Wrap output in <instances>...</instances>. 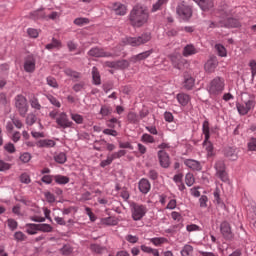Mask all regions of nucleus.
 <instances>
[{
  "label": "nucleus",
  "instance_id": "6e6d98bb",
  "mask_svg": "<svg viewBox=\"0 0 256 256\" xmlns=\"http://www.w3.org/2000/svg\"><path fill=\"white\" fill-rule=\"evenodd\" d=\"M19 159L22 163H29V161H31V154L29 152H24L20 155Z\"/></svg>",
  "mask_w": 256,
  "mask_h": 256
},
{
  "label": "nucleus",
  "instance_id": "864d4df0",
  "mask_svg": "<svg viewBox=\"0 0 256 256\" xmlns=\"http://www.w3.org/2000/svg\"><path fill=\"white\" fill-rule=\"evenodd\" d=\"M213 195H214V200L216 201L217 205L223 204V201L221 200V191L219 190V188L215 189Z\"/></svg>",
  "mask_w": 256,
  "mask_h": 256
},
{
  "label": "nucleus",
  "instance_id": "09e8293b",
  "mask_svg": "<svg viewBox=\"0 0 256 256\" xmlns=\"http://www.w3.org/2000/svg\"><path fill=\"white\" fill-rule=\"evenodd\" d=\"M191 253H193V246L189 244L185 245L181 251L182 256H189Z\"/></svg>",
  "mask_w": 256,
  "mask_h": 256
},
{
  "label": "nucleus",
  "instance_id": "8fccbe9b",
  "mask_svg": "<svg viewBox=\"0 0 256 256\" xmlns=\"http://www.w3.org/2000/svg\"><path fill=\"white\" fill-rule=\"evenodd\" d=\"M89 24L88 18H76L74 20V25H77L78 27H83V25Z\"/></svg>",
  "mask_w": 256,
  "mask_h": 256
},
{
  "label": "nucleus",
  "instance_id": "bf43d9fd",
  "mask_svg": "<svg viewBox=\"0 0 256 256\" xmlns=\"http://www.w3.org/2000/svg\"><path fill=\"white\" fill-rule=\"evenodd\" d=\"M60 251L62 255H71V253H73V248L70 245H64Z\"/></svg>",
  "mask_w": 256,
  "mask_h": 256
},
{
  "label": "nucleus",
  "instance_id": "0eeeda50",
  "mask_svg": "<svg viewBox=\"0 0 256 256\" xmlns=\"http://www.w3.org/2000/svg\"><path fill=\"white\" fill-rule=\"evenodd\" d=\"M168 58L170 59L174 69H178L179 71H183L189 65V62H187L181 54H170Z\"/></svg>",
  "mask_w": 256,
  "mask_h": 256
},
{
  "label": "nucleus",
  "instance_id": "473e14b6",
  "mask_svg": "<svg viewBox=\"0 0 256 256\" xmlns=\"http://www.w3.org/2000/svg\"><path fill=\"white\" fill-rule=\"evenodd\" d=\"M226 27L236 29L237 27H241V22L236 18H228L226 20Z\"/></svg>",
  "mask_w": 256,
  "mask_h": 256
},
{
  "label": "nucleus",
  "instance_id": "ea45409f",
  "mask_svg": "<svg viewBox=\"0 0 256 256\" xmlns=\"http://www.w3.org/2000/svg\"><path fill=\"white\" fill-rule=\"evenodd\" d=\"M224 155H225V157H228L229 159L237 158V155L235 154V149L231 148V147L225 148Z\"/></svg>",
  "mask_w": 256,
  "mask_h": 256
},
{
  "label": "nucleus",
  "instance_id": "aec40b11",
  "mask_svg": "<svg viewBox=\"0 0 256 256\" xmlns=\"http://www.w3.org/2000/svg\"><path fill=\"white\" fill-rule=\"evenodd\" d=\"M89 249L91 253H94L95 255H103V253L107 251V247L97 243L90 244Z\"/></svg>",
  "mask_w": 256,
  "mask_h": 256
},
{
  "label": "nucleus",
  "instance_id": "2f4dec72",
  "mask_svg": "<svg viewBox=\"0 0 256 256\" xmlns=\"http://www.w3.org/2000/svg\"><path fill=\"white\" fill-rule=\"evenodd\" d=\"M92 79L94 85H101V74H99V69H97V67H93L92 69Z\"/></svg>",
  "mask_w": 256,
  "mask_h": 256
},
{
  "label": "nucleus",
  "instance_id": "f8f14e48",
  "mask_svg": "<svg viewBox=\"0 0 256 256\" xmlns=\"http://www.w3.org/2000/svg\"><path fill=\"white\" fill-rule=\"evenodd\" d=\"M56 123L61 129H68L73 127V122L69 120L67 113L61 112L56 118Z\"/></svg>",
  "mask_w": 256,
  "mask_h": 256
},
{
  "label": "nucleus",
  "instance_id": "393cba45",
  "mask_svg": "<svg viewBox=\"0 0 256 256\" xmlns=\"http://www.w3.org/2000/svg\"><path fill=\"white\" fill-rule=\"evenodd\" d=\"M183 87L186 89V91H191L193 87H195V78L191 76H185L184 82H183Z\"/></svg>",
  "mask_w": 256,
  "mask_h": 256
},
{
  "label": "nucleus",
  "instance_id": "f257e3e1",
  "mask_svg": "<svg viewBox=\"0 0 256 256\" xmlns=\"http://www.w3.org/2000/svg\"><path fill=\"white\" fill-rule=\"evenodd\" d=\"M128 21L132 27L139 29L143 27V25H147L149 21V11L146 7L136 5L130 11Z\"/></svg>",
  "mask_w": 256,
  "mask_h": 256
},
{
  "label": "nucleus",
  "instance_id": "1a4fd4ad",
  "mask_svg": "<svg viewBox=\"0 0 256 256\" xmlns=\"http://www.w3.org/2000/svg\"><path fill=\"white\" fill-rule=\"evenodd\" d=\"M220 233L226 241H233L235 234L231 229V224L228 221H223L220 224Z\"/></svg>",
  "mask_w": 256,
  "mask_h": 256
},
{
  "label": "nucleus",
  "instance_id": "603ef678",
  "mask_svg": "<svg viewBox=\"0 0 256 256\" xmlns=\"http://www.w3.org/2000/svg\"><path fill=\"white\" fill-rule=\"evenodd\" d=\"M95 143H96V144H99V145H106L107 151H115V146H114V144L107 143V141H105V140L95 141Z\"/></svg>",
  "mask_w": 256,
  "mask_h": 256
},
{
  "label": "nucleus",
  "instance_id": "72a5a7b5",
  "mask_svg": "<svg viewBox=\"0 0 256 256\" xmlns=\"http://www.w3.org/2000/svg\"><path fill=\"white\" fill-rule=\"evenodd\" d=\"M167 1L169 0H158L155 4H153L151 13L161 11V9H163V5H166Z\"/></svg>",
  "mask_w": 256,
  "mask_h": 256
},
{
  "label": "nucleus",
  "instance_id": "dca6fc26",
  "mask_svg": "<svg viewBox=\"0 0 256 256\" xmlns=\"http://www.w3.org/2000/svg\"><path fill=\"white\" fill-rule=\"evenodd\" d=\"M193 1L194 3H197L198 7H200V9H202L205 12L211 11V9L215 7V3L213 2V0H193Z\"/></svg>",
  "mask_w": 256,
  "mask_h": 256
},
{
  "label": "nucleus",
  "instance_id": "6ab92c4d",
  "mask_svg": "<svg viewBox=\"0 0 256 256\" xmlns=\"http://www.w3.org/2000/svg\"><path fill=\"white\" fill-rule=\"evenodd\" d=\"M24 71L26 73H33L35 71V58L28 56L24 62Z\"/></svg>",
  "mask_w": 256,
  "mask_h": 256
},
{
  "label": "nucleus",
  "instance_id": "9b49d317",
  "mask_svg": "<svg viewBox=\"0 0 256 256\" xmlns=\"http://www.w3.org/2000/svg\"><path fill=\"white\" fill-rule=\"evenodd\" d=\"M157 156L160 167L163 169H169V167H171V157H169V153L165 152V150H159Z\"/></svg>",
  "mask_w": 256,
  "mask_h": 256
},
{
  "label": "nucleus",
  "instance_id": "a878e982",
  "mask_svg": "<svg viewBox=\"0 0 256 256\" xmlns=\"http://www.w3.org/2000/svg\"><path fill=\"white\" fill-rule=\"evenodd\" d=\"M203 147H206L207 157H215V148L213 147V143L209 140L205 142L203 141Z\"/></svg>",
  "mask_w": 256,
  "mask_h": 256
},
{
  "label": "nucleus",
  "instance_id": "58836bf2",
  "mask_svg": "<svg viewBox=\"0 0 256 256\" xmlns=\"http://www.w3.org/2000/svg\"><path fill=\"white\" fill-rule=\"evenodd\" d=\"M215 49L219 55V57H225L227 55V48L223 46V44H216Z\"/></svg>",
  "mask_w": 256,
  "mask_h": 256
},
{
  "label": "nucleus",
  "instance_id": "49530a36",
  "mask_svg": "<svg viewBox=\"0 0 256 256\" xmlns=\"http://www.w3.org/2000/svg\"><path fill=\"white\" fill-rule=\"evenodd\" d=\"M7 224H8L9 229L12 231H15L17 229V227H19V223L13 218H9L7 220Z\"/></svg>",
  "mask_w": 256,
  "mask_h": 256
},
{
  "label": "nucleus",
  "instance_id": "c756f323",
  "mask_svg": "<svg viewBox=\"0 0 256 256\" xmlns=\"http://www.w3.org/2000/svg\"><path fill=\"white\" fill-rule=\"evenodd\" d=\"M37 231H39V224H26V233H28V235H37Z\"/></svg>",
  "mask_w": 256,
  "mask_h": 256
},
{
  "label": "nucleus",
  "instance_id": "052dcab7",
  "mask_svg": "<svg viewBox=\"0 0 256 256\" xmlns=\"http://www.w3.org/2000/svg\"><path fill=\"white\" fill-rule=\"evenodd\" d=\"M167 241L166 238H152L151 243L155 245L156 247H159V245H163Z\"/></svg>",
  "mask_w": 256,
  "mask_h": 256
},
{
  "label": "nucleus",
  "instance_id": "ddd939ff",
  "mask_svg": "<svg viewBox=\"0 0 256 256\" xmlns=\"http://www.w3.org/2000/svg\"><path fill=\"white\" fill-rule=\"evenodd\" d=\"M89 57L103 58L113 57V53L105 51L104 48L93 47L88 51Z\"/></svg>",
  "mask_w": 256,
  "mask_h": 256
},
{
  "label": "nucleus",
  "instance_id": "c9c22d12",
  "mask_svg": "<svg viewBox=\"0 0 256 256\" xmlns=\"http://www.w3.org/2000/svg\"><path fill=\"white\" fill-rule=\"evenodd\" d=\"M38 231L42 233H53V226L51 224H38Z\"/></svg>",
  "mask_w": 256,
  "mask_h": 256
},
{
  "label": "nucleus",
  "instance_id": "774afa93",
  "mask_svg": "<svg viewBox=\"0 0 256 256\" xmlns=\"http://www.w3.org/2000/svg\"><path fill=\"white\" fill-rule=\"evenodd\" d=\"M249 67L251 68L252 77H255V75H256V61L251 60L249 62Z\"/></svg>",
  "mask_w": 256,
  "mask_h": 256
},
{
  "label": "nucleus",
  "instance_id": "9d476101",
  "mask_svg": "<svg viewBox=\"0 0 256 256\" xmlns=\"http://www.w3.org/2000/svg\"><path fill=\"white\" fill-rule=\"evenodd\" d=\"M236 109L239 115L245 116L251 109H255V100H248L244 104L237 102Z\"/></svg>",
  "mask_w": 256,
  "mask_h": 256
},
{
  "label": "nucleus",
  "instance_id": "39448f33",
  "mask_svg": "<svg viewBox=\"0 0 256 256\" xmlns=\"http://www.w3.org/2000/svg\"><path fill=\"white\" fill-rule=\"evenodd\" d=\"M131 215L133 221H141L145 215H147V206L132 202L130 204Z\"/></svg>",
  "mask_w": 256,
  "mask_h": 256
},
{
  "label": "nucleus",
  "instance_id": "7c9ffc66",
  "mask_svg": "<svg viewBox=\"0 0 256 256\" xmlns=\"http://www.w3.org/2000/svg\"><path fill=\"white\" fill-rule=\"evenodd\" d=\"M54 180L55 183H57V185H67V183L71 181V179L68 176L64 175H56L54 176Z\"/></svg>",
  "mask_w": 256,
  "mask_h": 256
},
{
  "label": "nucleus",
  "instance_id": "37998d69",
  "mask_svg": "<svg viewBox=\"0 0 256 256\" xmlns=\"http://www.w3.org/2000/svg\"><path fill=\"white\" fill-rule=\"evenodd\" d=\"M30 105L32 109H36L37 111H41V104L39 103V99H37V97H33L30 100Z\"/></svg>",
  "mask_w": 256,
  "mask_h": 256
},
{
  "label": "nucleus",
  "instance_id": "3c124183",
  "mask_svg": "<svg viewBox=\"0 0 256 256\" xmlns=\"http://www.w3.org/2000/svg\"><path fill=\"white\" fill-rule=\"evenodd\" d=\"M125 155H127L126 150H119L118 152L112 153L110 156L115 161V159H121V157H125Z\"/></svg>",
  "mask_w": 256,
  "mask_h": 256
},
{
  "label": "nucleus",
  "instance_id": "2eb2a0df",
  "mask_svg": "<svg viewBox=\"0 0 256 256\" xmlns=\"http://www.w3.org/2000/svg\"><path fill=\"white\" fill-rule=\"evenodd\" d=\"M155 52V50L150 49L147 50L145 52H142L138 55H134L130 58L131 63H137L139 61H145V59L151 57V55H153V53Z\"/></svg>",
  "mask_w": 256,
  "mask_h": 256
},
{
  "label": "nucleus",
  "instance_id": "0e129e2a",
  "mask_svg": "<svg viewBox=\"0 0 256 256\" xmlns=\"http://www.w3.org/2000/svg\"><path fill=\"white\" fill-rule=\"evenodd\" d=\"M37 121V116L35 114H29L26 117V123L27 125H34V123Z\"/></svg>",
  "mask_w": 256,
  "mask_h": 256
},
{
  "label": "nucleus",
  "instance_id": "c85d7f7f",
  "mask_svg": "<svg viewBox=\"0 0 256 256\" xmlns=\"http://www.w3.org/2000/svg\"><path fill=\"white\" fill-rule=\"evenodd\" d=\"M195 53H197L195 46H193V44H188L184 47L182 55L184 57H189L190 55H195Z\"/></svg>",
  "mask_w": 256,
  "mask_h": 256
},
{
  "label": "nucleus",
  "instance_id": "cd10ccee",
  "mask_svg": "<svg viewBox=\"0 0 256 256\" xmlns=\"http://www.w3.org/2000/svg\"><path fill=\"white\" fill-rule=\"evenodd\" d=\"M102 225L115 226L119 223V220L115 216H109L101 219Z\"/></svg>",
  "mask_w": 256,
  "mask_h": 256
},
{
  "label": "nucleus",
  "instance_id": "e433bc0d",
  "mask_svg": "<svg viewBox=\"0 0 256 256\" xmlns=\"http://www.w3.org/2000/svg\"><path fill=\"white\" fill-rule=\"evenodd\" d=\"M112 113L113 108H111V106L103 105L100 109V115H102V117H108V115H111Z\"/></svg>",
  "mask_w": 256,
  "mask_h": 256
},
{
  "label": "nucleus",
  "instance_id": "f03ea898",
  "mask_svg": "<svg viewBox=\"0 0 256 256\" xmlns=\"http://www.w3.org/2000/svg\"><path fill=\"white\" fill-rule=\"evenodd\" d=\"M207 91L212 97H219L225 91V79L216 76L207 86Z\"/></svg>",
  "mask_w": 256,
  "mask_h": 256
},
{
  "label": "nucleus",
  "instance_id": "5fc2aeb1",
  "mask_svg": "<svg viewBox=\"0 0 256 256\" xmlns=\"http://www.w3.org/2000/svg\"><path fill=\"white\" fill-rule=\"evenodd\" d=\"M47 84L50 87H53L54 89H57L59 87V84L57 83V79H55L52 76L47 77Z\"/></svg>",
  "mask_w": 256,
  "mask_h": 256
},
{
  "label": "nucleus",
  "instance_id": "338daca9",
  "mask_svg": "<svg viewBox=\"0 0 256 256\" xmlns=\"http://www.w3.org/2000/svg\"><path fill=\"white\" fill-rule=\"evenodd\" d=\"M248 149L249 151H255L256 150V138H251L248 143Z\"/></svg>",
  "mask_w": 256,
  "mask_h": 256
},
{
  "label": "nucleus",
  "instance_id": "680f3d73",
  "mask_svg": "<svg viewBox=\"0 0 256 256\" xmlns=\"http://www.w3.org/2000/svg\"><path fill=\"white\" fill-rule=\"evenodd\" d=\"M20 181L21 183H25L26 185H29L31 183V177L27 173H23L20 175Z\"/></svg>",
  "mask_w": 256,
  "mask_h": 256
},
{
  "label": "nucleus",
  "instance_id": "20e7f679",
  "mask_svg": "<svg viewBox=\"0 0 256 256\" xmlns=\"http://www.w3.org/2000/svg\"><path fill=\"white\" fill-rule=\"evenodd\" d=\"M176 13L180 17V19L185 22H189L193 17V8L185 4V1H182L180 4H178L176 8Z\"/></svg>",
  "mask_w": 256,
  "mask_h": 256
},
{
  "label": "nucleus",
  "instance_id": "5701e85b",
  "mask_svg": "<svg viewBox=\"0 0 256 256\" xmlns=\"http://www.w3.org/2000/svg\"><path fill=\"white\" fill-rule=\"evenodd\" d=\"M202 133L204 135L205 143L211 139V130L209 127V120H205L202 125Z\"/></svg>",
  "mask_w": 256,
  "mask_h": 256
},
{
  "label": "nucleus",
  "instance_id": "79ce46f5",
  "mask_svg": "<svg viewBox=\"0 0 256 256\" xmlns=\"http://www.w3.org/2000/svg\"><path fill=\"white\" fill-rule=\"evenodd\" d=\"M127 119L129 123L137 124L139 123V117L135 112H129L127 115Z\"/></svg>",
  "mask_w": 256,
  "mask_h": 256
},
{
  "label": "nucleus",
  "instance_id": "4468645a",
  "mask_svg": "<svg viewBox=\"0 0 256 256\" xmlns=\"http://www.w3.org/2000/svg\"><path fill=\"white\" fill-rule=\"evenodd\" d=\"M218 65L219 60H217V56L212 55L205 63L204 70L206 71V73H215V70L217 69Z\"/></svg>",
  "mask_w": 256,
  "mask_h": 256
},
{
  "label": "nucleus",
  "instance_id": "69168bd1",
  "mask_svg": "<svg viewBox=\"0 0 256 256\" xmlns=\"http://www.w3.org/2000/svg\"><path fill=\"white\" fill-rule=\"evenodd\" d=\"M4 149L7 151V153H15L16 151L15 145L11 142L5 144Z\"/></svg>",
  "mask_w": 256,
  "mask_h": 256
},
{
  "label": "nucleus",
  "instance_id": "4be33fe9",
  "mask_svg": "<svg viewBox=\"0 0 256 256\" xmlns=\"http://www.w3.org/2000/svg\"><path fill=\"white\" fill-rule=\"evenodd\" d=\"M30 19H33L34 21H39V19H47V14L43 9H38L30 13Z\"/></svg>",
  "mask_w": 256,
  "mask_h": 256
},
{
  "label": "nucleus",
  "instance_id": "a18cd8bd",
  "mask_svg": "<svg viewBox=\"0 0 256 256\" xmlns=\"http://www.w3.org/2000/svg\"><path fill=\"white\" fill-rule=\"evenodd\" d=\"M129 67V61L127 60H118L116 61V69H127Z\"/></svg>",
  "mask_w": 256,
  "mask_h": 256
},
{
  "label": "nucleus",
  "instance_id": "bb28decb",
  "mask_svg": "<svg viewBox=\"0 0 256 256\" xmlns=\"http://www.w3.org/2000/svg\"><path fill=\"white\" fill-rule=\"evenodd\" d=\"M56 143L55 140L52 139H44V140H39L37 142V147H46V148H51V147H55Z\"/></svg>",
  "mask_w": 256,
  "mask_h": 256
},
{
  "label": "nucleus",
  "instance_id": "e2e57ef3",
  "mask_svg": "<svg viewBox=\"0 0 256 256\" xmlns=\"http://www.w3.org/2000/svg\"><path fill=\"white\" fill-rule=\"evenodd\" d=\"M11 167L12 165L10 163L0 160V171H9Z\"/></svg>",
  "mask_w": 256,
  "mask_h": 256
},
{
  "label": "nucleus",
  "instance_id": "b1692460",
  "mask_svg": "<svg viewBox=\"0 0 256 256\" xmlns=\"http://www.w3.org/2000/svg\"><path fill=\"white\" fill-rule=\"evenodd\" d=\"M177 101L182 105V107H187L189 105V101H191V97L185 93H179L177 95Z\"/></svg>",
  "mask_w": 256,
  "mask_h": 256
},
{
  "label": "nucleus",
  "instance_id": "13d9d810",
  "mask_svg": "<svg viewBox=\"0 0 256 256\" xmlns=\"http://www.w3.org/2000/svg\"><path fill=\"white\" fill-rule=\"evenodd\" d=\"M27 33L32 39H37L39 37V30L35 28H29Z\"/></svg>",
  "mask_w": 256,
  "mask_h": 256
},
{
  "label": "nucleus",
  "instance_id": "423d86ee",
  "mask_svg": "<svg viewBox=\"0 0 256 256\" xmlns=\"http://www.w3.org/2000/svg\"><path fill=\"white\" fill-rule=\"evenodd\" d=\"M15 107L20 115V117H26L29 111V104L27 103V98L22 94H18L15 99Z\"/></svg>",
  "mask_w": 256,
  "mask_h": 256
},
{
  "label": "nucleus",
  "instance_id": "f3484780",
  "mask_svg": "<svg viewBox=\"0 0 256 256\" xmlns=\"http://www.w3.org/2000/svg\"><path fill=\"white\" fill-rule=\"evenodd\" d=\"M184 165H186V167H188L192 171H201L203 169L201 162H199L195 159H186L184 161Z\"/></svg>",
  "mask_w": 256,
  "mask_h": 256
},
{
  "label": "nucleus",
  "instance_id": "a211bd4d",
  "mask_svg": "<svg viewBox=\"0 0 256 256\" xmlns=\"http://www.w3.org/2000/svg\"><path fill=\"white\" fill-rule=\"evenodd\" d=\"M138 189L140 193H143V195H147L149 191H151V182L147 180L146 178H142L138 183Z\"/></svg>",
  "mask_w": 256,
  "mask_h": 256
},
{
  "label": "nucleus",
  "instance_id": "6e6552de",
  "mask_svg": "<svg viewBox=\"0 0 256 256\" xmlns=\"http://www.w3.org/2000/svg\"><path fill=\"white\" fill-rule=\"evenodd\" d=\"M214 169L216 170V177L221 179L223 183H227L229 181V174H227V167L223 160L216 161Z\"/></svg>",
  "mask_w": 256,
  "mask_h": 256
},
{
  "label": "nucleus",
  "instance_id": "c03bdc74",
  "mask_svg": "<svg viewBox=\"0 0 256 256\" xmlns=\"http://www.w3.org/2000/svg\"><path fill=\"white\" fill-rule=\"evenodd\" d=\"M142 143H155V137L151 136L148 133H145L141 136Z\"/></svg>",
  "mask_w": 256,
  "mask_h": 256
},
{
  "label": "nucleus",
  "instance_id": "4d7b16f0",
  "mask_svg": "<svg viewBox=\"0 0 256 256\" xmlns=\"http://www.w3.org/2000/svg\"><path fill=\"white\" fill-rule=\"evenodd\" d=\"M47 99H48V101H50V103L52 105H54V107H58V108L61 107V102H59V100H57V98H55V96L48 95Z\"/></svg>",
  "mask_w": 256,
  "mask_h": 256
},
{
  "label": "nucleus",
  "instance_id": "4c0bfd02",
  "mask_svg": "<svg viewBox=\"0 0 256 256\" xmlns=\"http://www.w3.org/2000/svg\"><path fill=\"white\" fill-rule=\"evenodd\" d=\"M185 183L188 187H193V185H195V176L193 173H187L185 175Z\"/></svg>",
  "mask_w": 256,
  "mask_h": 256
},
{
  "label": "nucleus",
  "instance_id": "f704fd0d",
  "mask_svg": "<svg viewBox=\"0 0 256 256\" xmlns=\"http://www.w3.org/2000/svg\"><path fill=\"white\" fill-rule=\"evenodd\" d=\"M54 161L60 165H63L67 162V154H65V152H60L58 155L54 156Z\"/></svg>",
  "mask_w": 256,
  "mask_h": 256
},
{
  "label": "nucleus",
  "instance_id": "de8ad7c7",
  "mask_svg": "<svg viewBox=\"0 0 256 256\" xmlns=\"http://www.w3.org/2000/svg\"><path fill=\"white\" fill-rule=\"evenodd\" d=\"M70 117H71L72 121H75V123H77V125H82V123L84 121L83 116L80 114L71 113Z\"/></svg>",
  "mask_w": 256,
  "mask_h": 256
},
{
  "label": "nucleus",
  "instance_id": "a19ab883",
  "mask_svg": "<svg viewBox=\"0 0 256 256\" xmlns=\"http://www.w3.org/2000/svg\"><path fill=\"white\" fill-rule=\"evenodd\" d=\"M14 239L18 243L23 242V241H27V235H25V233H23L22 231H17V232L14 233Z\"/></svg>",
  "mask_w": 256,
  "mask_h": 256
},
{
  "label": "nucleus",
  "instance_id": "412c9836",
  "mask_svg": "<svg viewBox=\"0 0 256 256\" xmlns=\"http://www.w3.org/2000/svg\"><path fill=\"white\" fill-rule=\"evenodd\" d=\"M113 9H114L116 15L123 16V15H126V13H127V6H125V4H122L120 2H115L113 4Z\"/></svg>",
  "mask_w": 256,
  "mask_h": 256
},
{
  "label": "nucleus",
  "instance_id": "7ed1b4c3",
  "mask_svg": "<svg viewBox=\"0 0 256 256\" xmlns=\"http://www.w3.org/2000/svg\"><path fill=\"white\" fill-rule=\"evenodd\" d=\"M151 39H153L151 32H143L140 36L137 37H126L124 42L126 45H131V47H141V45L149 43Z\"/></svg>",
  "mask_w": 256,
  "mask_h": 256
}]
</instances>
